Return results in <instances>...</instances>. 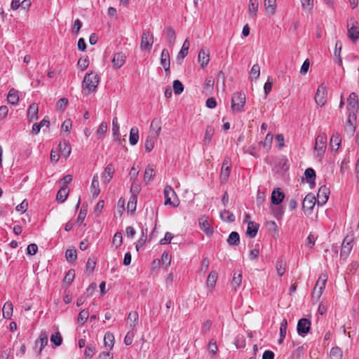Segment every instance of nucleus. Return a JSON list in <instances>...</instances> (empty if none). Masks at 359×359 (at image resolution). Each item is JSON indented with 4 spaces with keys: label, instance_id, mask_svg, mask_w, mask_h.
Wrapping results in <instances>:
<instances>
[{
    "label": "nucleus",
    "instance_id": "nucleus-1",
    "mask_svg": "<svg viewBox=\"0 0 359 359\" xmlns=\"http://www.w3.org/2000/svg\"><path fill=\"white\" fill-rule=\"evenodd\" d=\"M100 82V77L97 74L90 72L87 73L82 83L83 93L88 95L96 90Z\"/></svg>",
    "mask_w": 359,
    "mask_h": 359
},
{
    "label": "nucleus",
    "instance_id": "nucleus-2",
    "mask_svg": "<svg viewBox=\"0 0 359 359\" xmlns=\"http://www.w3.org/2000/svg\"><path fill=\"white\" fill-rule=\"evenodd\" d=\"M245 104V95L243 93L238 92L233 94L231 97V109L233 113L244 111Z\"/></svg>",
    "mask_w": 359,
    "mask_h": 359
},
{
    "label": "nucleus",
    "instance_id": "nucleus-3",
    "mask_svg": "<svg viewBox=\"0 0 359 359\" xmlns=\"http://www.w3.org/2000/svg\"><path fill=\"white\" fill-rule=\"evenodd\" d=\"M327 147V135L325 133H320L316 139L314 147V154L321 159L325 152Z\"/></svg>",
    "mask_w": 359,
    "mask_h": 359
},
{
    "label": "nucleus",
    "instance_id": "nucleus-4",
    "mask_svg": "<svg viewBox=\"0 0 359 359\" xmlns=\"http://www.w3.org/2000/svg\"><path fill=\"white\" fill-rule=\"evenodd\" d=\"M327 280V275L325 273H321L316 283V285L313 290L312 297L316 300H319L323 290L325 287V285Z\"/></svg>",
    "mask_w": 359,
    "mask_h": 359
},
{
    "label": "nucleus",
    "instance_id": "nucleus-5",
    "mask_svg": "<svg viewBox=\"0 0 359 359\" xmlns=\"http://www.w3.org/2000/svg\"><path fill=\"white\" fill-rule=\"evenodd\" d=\"M165 205H171L176 208L179 205L180 203L177 200V196L171 186H166L164 189Z\"/></svg>",
    "mask_w": 359,
    "mask_h": 359
},
{
    "label": "nucleus",
    "instance_id": "nucleus-6",
    "mask_svg": "<svg viewBox=\"0 0 359 359\" xmlns=\"http://www.w3.org/2000/svg\"><path fill=\"white\" fill-rule=\"evenodd\" d=\"M348 37L353 42L356 41L359 38L358 23L353 18H350L347 20Z\"/></svg>",
    "mask_w": 359,
    "mask_h": 359
},
{
    "label": "nucleus",
    "instance_id": "nucleus-7",
    "mask_svg": "<svg viewBox=\"0 0 359 359\" xmlns=\"http://www.w3.org/2000/svg\"><path fill=\"white\" fill-rule=\"evenodd\" d=\"M327 101V89L323 84L320 85L315 95V102L317 105L323 107Z\"/></svg>",
    "mask_w": 359,
    "mask_h": 359
},
{
    "label": "nucleus",
    "instance_id": "nucleus-8",
    "mask_svg": "<svg viewBox=\"0 0 359 359\" xmlns=\"http://www.w3.org/2000/svg\"><path fill=\"white\" fill-rule=\"evenodd\" d=\"M154 43V36L150 32L144 30L142 33L140 48L142 50H150Z\"/></svg>",
    "mask_w": 359,
    "mask_h": 359
},
{
    "label": "nucleus",
    "instance_id": "nucleus-9",
    "mask_svg": "<svg viewBox=\"0 0 359 359\" xmlns=\"http://www.w3.org/2000/svg\"><path fill=\"white\" fill-rule=\"evenodd\" d=\"M231 162L229 157L226 156L223 161L222 167L220 172V180L222 182H225L230 173Z\"/></svg>",
    "mask_w": 359,
    "mask_h": 359
},
{
    "label": "nucleus",
    "instance_id": "nucleus-10",
    "mask_svg": "<svg viewBox=\"0 0 359 359\" xmlns=\"http://www.w3.org/2000/svg\"><path fill=\"white\" fill-rule=\"evenodd\" d=\"M330 189L327 187L325 185L321 186L317 194V203L319 205H325L330 196Z\"/></svg>",
    "mask_w": 359,
    "mask_h": 359
},
{
    "label": "nucleus",
    "instance_id": "nucleus-11",
    "mask_svg": "<svg viewBox=\"0 0 359 359\" xmlns=\"http://www.w3.org/2000/svg\"><path fill=\"white\" fill-rule=\"evenodd\" d=\"M353 238L352 236H346L343 241L341 249V255L342 257H348L352 249V243Z\"/></svg>",
    "mask_w": 359,
    "mask_h": 359
},
{
    "label": "nucleus",
    "instance_id": "nucleus-12",
    "mask_svg": "<svg viewBox=\"0 0 359 359\" xmlns=\"http://www.w3.org/2000/svg\"><path fill=\"white\" fill-rule=\"evenodd\" d=\"M311 322L306 318H302L298 321L297 330L300 336L304 337L310 330Z\"/></svg>",
    "mask_w": 359,
    "mask_h": 359
},
{
    "label": "nucleus",
    "instance_id": "nucleus-13",
    "mask_svg": "<svg viewBox=\"0 0 359 359\" xmlns=\"http://www.w3.org/2000/svg\"><path fill=\"white\" fill-rule=\"evenodd\" d=\"M356 114L354 111H349L346 123L345 130L347 133H353L355 129Z\"/></svg>",
    "mask_w": 359,
    "mask_h": 359
},
{
    "label": "nucleus",
    "instance_id": "nucleus-14",
    "mask_svg": "<svg viewBox=\"0 0 359 359\" xmlns=\"http://www.w3.org/2000/svg\"><path fill=\"white\" fill-rule=\"evenodd\" d=\"M347 109L349 111H354L355 114L358 109V95L351 93L347 100Z\"/></svg>",
    "mask_w": 359,
    "mask_h": 359
},
{
    "label": "nucleus",
    "instance_id": "nucleus-15",
    "mask_svg": "<svg viewBox=\"0 0 359 359\" xmlns=\"http://www.w3.org/2000/svg\"><path fill=\"white\" fill-rule=\"evenodd\" d=\"M114 168L112 163H109L104 168L102 174V180L104 184H107L112 179L114 173Z\"/></svg>",
    "mask_w": 359,
    "mask_h": 359
},
{
    "label": "nucleus",
    "instance_id": "nucleus-16",
    "mask_svg": "<svg viewBox=\"0 0 359 359\" xmlns=\"http://www.w3.org/2000/svg\"><path fill=\"white\" fill-rule=\"evenodd\" d=\"M210 61L209 52L205 48H202L198 55V62L202 68L206 67Z\"/></svg>",
    "mask_w": 359,
    "mask_h": 359
},
{
    "label": "nucleus",
    "instance_id": "nucleus-17",
    "mask_svg": "<svg viewBox=\"0 0 359 359\" xmlns=\"http://www.w3.org/2000/svg\"><path fill=\"white\" fill-rule=\"evenodd\" d=\"M126 58V57L123 53H115L111 61L113 67L119 69L124 65Z\"/></svg>",
    "mask_w": 359,
    "mask_h": 359
},
{
    "label": "nucleus",
    "instance_id": "nucleus-18",
    "mask_svg": "<svg viewBox=\"0 0 359 359\" xmlns=\"http://www.w3.org/2000/svg\"><path fill=\"white\" fill-rule=\"evenodd\" d=\"M316 202V197L312 194H308L305 196L303 203L302 206L304 210H311Z\"/></svg>",
    "mask_w": 359,
    "mask_h": 359
},
{
    "label": "nucleus",
    "instance_id": "nucleus-19",
    "mask_svg": "<svg viewBox=\"0 0 359 359\" xmlns=\"http://www.w3.org/2000/svg\"><path fill=\"white\" fill-rule=\"evenodd\" d=\"M200 229L207 235L210 236L213 233V229L210 226L208 219L202 217L198 219Z\"/></svg>",
    "mask_w": 359,
    "mask_h": 359
},
{
    "label": "nucleus",
    "instance_id": "nucleus-20",
    "mask_svg": "<svg viewBox=\"0 0 359 359\" xmlns=\"http://www.w3.org/2000/svg\"><path fill=\"white\" fill-rule=\"evenodd\" d=\"M285 197L284 193L280 188L275 189L271 194V203L273 205H279Z\"/></svg>",
    "mask_w": 359,
    "mask_h": 359
},
{
    "label": "nucleus",
    "instance_id": "nucleus-21",
    "mask_svg": "<svg viewBox=\"0 0 359 359\" xmlns=\"http://www.w3.org/2000/svg\"><path fill=\"white\" fill-rule=\"evenodd\" d=\"M161 65L165 72L170 71V54L168 50L163 49L161 55Z\"/></svg>",
    "mask_w": 359,
    "mask_h": 359
},
{
    "label": "nucleus",
    "instance_id": "nucleus-22",
    "mask_svg": "<svg viewBox=\"0 0 359 359\" xmlns=\"http://www.w3.org/2000/svg\"><path fill=\"white\" fill-rule=\"evenodd\" d=\"M264 6L267 14L273 15L276 11V0H264Z\"/></svg>",
    "mask_w": 359,
    "mask_h": 359
},
{
    "label": "nucleus",
    "instance_id": "nucleus-23",
    "mask_svg": "<svg viewBox=\"0 0 359 359\" xmlns=\"http://www.w3.org/2000/svg\"><path fill=\"white\" fill-rule=\"evenodd\" d=\"M39 107L36 103H32L29 105L27 110V118L29 121H33L38 118Z\"/></svg>",
    "mask_w": 359,
    "mask_h": 359
},
{
    "label": "nucleus",
    "instance_id": "nucleus-24",
    "mask_svg": "<svg viewBox=\"0 0 359 359\" xmlns=\"http://www.w3.org/2000/svg\"><path fill=\"white\" fill-rule=\"evenodd\" d=\"M112 132L114 140L121 144V140L120 137L119 124L116 117H114L112 120Z\"/></svg>",
    "mask_w": 359,
    "mask_h": 359
},
{
    "label": "nucleus",
    "instance_id": "nucleus-25",
    "mask_svg": "<svg viewBox=\"0 0 359 359\" xmlns=\"http://www.w3.org/2000/svg\"><path fill=\"white\" fill-rule=\"evenodd\" d=\"M48 333L46 330L41 331L39 339L36 341V345L40 344L39 353L42 349L48 344Z\"/></svg>",
    "mask_w": 359,
    "mask_h": 359
},
{
    "label": "nucleus",
    "instance_id": "nucleus-26",
    "mask_svg": "<svg viewBox=\"0 0 359 359\" xmlns=\"http://www.w3.org/2000/svg\"><path fill=\"white\" fill-rule=\"evenodd\" d=\"M259 8V0H250L248 4V13L251 18H255Z\"/></svg>",
    "mask_w": 359,
    "mask_h": 359
},
{
    "label": "nucleus",
    "instance_id": "nucleus-27",
    "mask_svg": "<svg viewBox=\"0 0 359 359\" xmlns=\"http://www.w3.org/2000/svg\"><path fill=\"white\" fill-rule=\"evenodd\" d=\"M259 225L254 222H249L246 234L250 238H255L257 233Z\"/></svg>",
    "mask_w": 359,
    "mask_h": 359
},
{
    "label": "nucleus",
    "instance_id": "nucleus-28",
    "mask_svg": "<svg viewBox=\"0 0 359 359\" xmlns=\"http://www.w3.org/2000/svg\"><path fill=\"white\" fill-rule=\"evenodd\" d=\"M90 188H91V192L93 194V197L97 198L100 192V190L99 188V180H98L97 175H95L93 176Z\"/></svg>",
    "mask_w": 359,
    "mask_h": 359
},
{
    "label": "nucleus",
    "instance_id": "nucleus-29",
    "mask_svg": "<svg viewBox=\"0 0 359 359\" xmlns=\"http://www.w3.org/2000/svg\"><path fill=\"white\" fill-rule=\"evenodd\" d=\"M139 315L137 312H130L128 316V323L130 329L134 330L136 325L138 324Z\"/></svg>",
    "mask_w": 359,
    "mask_h": 359
},
{
    "label": "nucleus",
    "instance_id": "nucleus-30",
    "mask_svg": "<svg viewBox=\"0 0 359 359\" xmlns=\"http://www.w3.org/2000/svg\"><path fill=\"white\" fill-rule=\"evenodd\" d=\"M150 130L152 135L154 133L155 137H158L161 130V121L158 118L154 119L151 123Z\"/></svg>",
    "mask_w": 359,
    "mask_h": 359
},
{
    "label": "nucleus",
    "instance_id": "nucleus-31",
    "mask_svg": "<svg viewBox=\"0 0 359 359\" xmlns=\"http://www.w3.org/2000/svg\"><path fill=\"white\" fill-rule=\"evenodd\" d=\"M176 39L175 30L171 27L166 29V42L169 46H173Z\"/></svg>",
    "mask_w": 359,
    "mask_h": 359
},
{
    "label": "nucleus",
    "instance_id": "nucleus-32",
    "mask_svg": "<svg viewBox=\"0 0 359 359\" xmlns=\"http://www.w3.org/2000/svg\"><path fill=\"white\" fill-rule=\"evenodd\" d=\"M189 41L188 39H187L184 41L182 48L177 55V60L178 61L182 60L187 55L188 51H189Z\"/></svg>",
    "mask_w": 359,
    "mask_h": 359
},
{
    "label": "nucleus",
    "instance_id": "nucleus-33",
    "mask_svg": "<svg viewBox=\"0 0 359 359\" xmlns=\"http://www.w3.org/2000/svg\"><path fill=\"white\" fill-rule=\"evenodd\" d=\"M50 340L53 348L60 346L62 343V337L59 332L52 334Z\"/></svg>",
    "mask_w": 359,
    "mask_h": 359
},
{
    "label": "nucleus",
    "instance_id": "nucleus-34",
    "mask_svg": "<svg viewBox=\"0 0 359 359\" xmlns=\"http://www.w3.org/2000/svg\"><path fill=\"white\" fill-rule=\"evenodd\" d=\"M13 304L11 302H7L4 304L2 312H3V316L5 318L10 319L13 315Z\"/></svg>",
    "mask_w": 359,
    "mask_h": 359
},
{
    "label": "nucleus",
    "instance_id": "nucleus-35",
    "mask_svg": "<svg viewBox=\"0 0 359 359\" xmlns=\"http://www.w3.org/2000/svg\"><path fill=\"white\" fill-rule=\"evenodd\" d=\"M7 100L11 104H17L18 103L19 95L18 91L15 89L12 88L9 90Z\"/></svg>",
    "mask_w": 359,
    "mask_h": 359
},
{
    "label": "nucleus",
    "instance_id": "nucleus-36",
    "mask_svg": "<svg viewBox=\"0 0 359 359\" xmlns=\"http://www.w3.org/2000/svg\"><path fill=\"white\" fill-rule=\"evenodd\" d=\"M139 140V130L137 127H133L130 131L129 142L131 145H135Z\"/></svg>",
    "mask_w": 359,
    "mask_h": 359
},
{
    "label": "nucleus",
    "instance_id": "nucleus-37",
    "mask_svg": "<svg viewBox=\"0 0 359 359\" xmlns=\"http://www.w3.org/2000/svg\"><path fill=\"white\" fill-rule=\"evenodd\" d=\"M69 190L67 186H62L61 189L57 191L56 199L59 202H64L68 196Z\"/></svg>",
    "mask_w": 359,
    "mask_h": 359
},
{
    "label": "nucleus",
    "instance_id": "nucleus-38",
    "mask_svg": "<svg viewBox=\"0 0 359 359\" xmlns=\"http://www.w3.org/2000/svg\"><path fill=\"white\" fill-rule=\"evenodd\" d=\"M341 144L339 135L336 133L332 135L330 139V147L332 150L337 151Z\"/></svg>",
    "mask_w": 359,
    "mask_h": 359
},
{
    "label": "nucleus",
    "instance_id": "nucleus-39",
    "mask_svg": "<svg viewBox=\"0 0 359 359\" xmlns=\"http://www.w3.org/2000/svg\"><path fill=\"white\" fill-rule=\"evenodd\" d=\"M215 129L212 126H208L205 129V136L203 139V142L205 144H210L212 137L214 135Z\"/></svg>",
    "mask_w": 359,
    "mask_h": 359
},
{
    "label": "nucleus",
    "instance_id": "nucleus-40",
    "mask_svg": "<svg viewBox=\"0 0 359 359\" xmlns=\"http://www.w3.org/2000/svg\"><path fill=\"white\" fill-rule=\"evenodd\" d=\"M287 319H283L280 326V339L278 343L282 344L287 333Z\"/></svg>",
    "mask_w": 359,
    "mask_h": 359
},
{
    "label": "nucleus",
    "instance_id": "nucleus-41",
    "mask_svg": "<svg viewBox=\"0 0 359 359\" xmlns=\"http://www.w3.org/2000/svg\"><path fill=\"white\" fill-rule=\"evenodd\" d=\"M217 280V273L215 271H212L207 278L206 284L208 287L212 289L216 283Z\"/></svg>",
    "mask_w": 359,
    "mask_h": 359
},
{
    "label": "nucleus",
    "instance_id": "nucleus-42",
    "mask_svg": "<svg viewBox=\"0 0 359 359\" xmlns=\"http://www.w3.org/2000/svg\"><path fill=\"white\" fill-rule=\"evenodd\" d=\"M330 359H342L343 351L339 346H334L330 352Z\"/></svg>",
    "mask_w": 359,
    "mask_h": 359
},
{
    "label": "nucleus",
    "instance_id": "nucleus-43",
    "mask_svg": "<svg viewBox=\"0 0 359 359\" xmlns=\"http://www.w3.org/2000/svg\"><path fill=\"white\" fill-rule=\"evenodd\" d=\"M157 138V137H155V135L151 134L149 136L147 137L145 143H144V147L145 149L149 152L151 151L154 147L155 144V140Z\"/></svg>",
    "mask_w": 359,
    "mask_h": 359
},
{
    "label": "nucleus",
    "instance_id": "nucleus-44",
    "mask_svg": "<svg viewBox=\"0 0 359 359\" xmlns=\"http://www.w3.org/2000/svg\"><path fill=\"white\" fill-rule=\"evenodd\" d=\"M229 245H237L240 242L239 234L236 231H232L227 239Z\"/></svg>",
    "mask_w": 359,
    "mask_h": 359
},
{
    "label": "nucleus",
    "instance_id": "nucleus-45",
    "mask_svg": "<svg viewBox=\"0 0 359 359\" xmlns=\"http://www.w3.org/2000/svg\"><path fill=\"white\" fill-rule=\"evenodd\" d=\"M137 197L135 195H131L127 204L128 211L133 213L136 210Z\"/></svg>",
    "mask_w": 359,
    "mask_h": 359
},
{
    "label": "nucleus",
    "instance_id": "nucleus-46",
    "mask_svg": "<svg viewBox=\"0 0 359 359\" xmlns=\"http://www.w3.org/2000/svg\"><path fill=\"white\" fill-rule=\"evenodd\" d=\"M286 263L281 259L277 260L276 264V269L278 275L281 277L285 271Z\"/></svg>",
    "mask_w": 359,
    "mask_h": 359
},
{
    "label": "nucleus",
    "instance_id": "nucleus-47",
    "mask_svg": "<svg viewBox=\"0 0 359 359\" xmlns=\"http://www.w3.org/2000/svg\"><path fill=\"white\" fill-rule=\"evenodd\" d=\"M104 343L105 346L108 347L109 349H111L114 346V337L112 333L107 332L104 334Z\"/></svg>",
    "mask_w": 359,
    "mask_h": 359
},
{
    "label": "nucleus",
    "instance_id": "nucleus-48",
    "mask_svg": "<svg viewBox=\"0 0 359 359\" xmlns=\"http://www.w3.org/2000/svg\"><path fill=\"white\" fill-rule=\"evenodd\" d=\"M220 217L223 221L228 222H232L235 220L233 214L226 210L220 212Z\"/></svg>",
    "mask_w": 359,
    "mask_h": 359
},
{
    "label": "nucleus",
    "instance_id": "nucleus-49",
    "mask_svg": "<svg viewBox=\"0 0 359 359\" xmlns=\"http://www.w3.org/2000/svg\"><path fill=\"white\" fill-rule=\"evenodd\" d=\"M60 150L62 154L65 157H67L69 156L71 153V146L68 142H62L59 144Z\"/></svg>",
    "mask_w": 359,
    "mask_h": 359
},
{
    "label": "nucleus",
    "instance_id": "nucleus-50",
    "mask_svg": "<svg viewBox=\"0 0 359 359\" xmlns=\"http://www.w3.org/2000/svg\"><path fill=\"white\" fill-rule=\"evenodd\" d=\"M107 124L105 122H102L97 130L96 135L97 138L102 139L105 136L107 131Z\"/></svg>",
    "mask_w": 359,
    "mask_h": 359
},
{
    "label": "nucleus",
    "instance_id": "nucleus-51",
    "mask_svg": "<svg viewBox=\"0 0 359 359\" xmlns=\"http://www.w3.org/2000/svg\"><path fill=\"white\" fill-rule=\"evenodd\" d=\"M260 75V67L258 64L254 65L250 72V79L251 80L257 79Z\"/></svg>",
    "mask_w": 359,
    "mask_h": 359
},
{
    "label": "nucleus",
    "instance_id": "nucleus-52",
    "mask_svg": "<svg viewBox=\"0 0 359 359\" xmlns=\"http://www.w3.org/2000/svg\"><path fill=\"white\" fill-rule=\"evenodd\" d=\"M147 228H146V233H144V230L142 231V235L137 241L135 246L137 251H139L140 249L143 248L144 245L147 238Z\"/></svg>",
    "mask_w": 359,
    "mask_h": 359
},
{
    "label": "nucleus",
    "instance_id": "nucleus-53",
    "mask_svg": "<svg viewBox=\"0 0 359 359\" xmlns=\"http://www.w3.org/2000/svg\"><path fill=\"white\" fill-rule=\"evenodd\" d=\"M273 138V135L271 133H268L266 135L264 142L260 141L259 144L263 145V147L266 149V150L269 151L271 149Z\"/></svg>",
    "mask_w": 359,
    "mask_h": 359
},
{
    "label": "nucleus",
    "instance_id": "nucleus-54",
    "mask_svg": "<svg viewBox=\"0 0 359 359\" xmlns=\"http://www.w3.org/2000/svg\"><path fill=\"white\" fill-rule=\"evenodd\" d=\"M65 257L68 262H74L77 257L76 249H68L66 250Z\"/></svg>",
    "mask_w": 359,
    "mask_h": 359
},
{
    "label": "nucleus",
    "instance_id": "nucleus-55",
    "mask_svg": "<svg viewBox=\"0 0 359 359\" xmlns=\"http://www.w3.org/2000/svg\"><path fill=\"white\" fill-rule=\"evenodd\" d=\"M154 176V170L151 166H147L144 170V180L146 182H149Z\"/></svg>",
    "mask_w": 359,
    "mask_h": 359
},
{
    "label": "nucleus",
    "instance_id": "nucleus-56",
    "mask_svg": "<svg viewBox=\"0 0 359 359\" xmlns=\"http://www.w3.org/2000/svg\"><path fill=\"white\" fill-rule=\"evenodd\" d=\"M208 352L212 355H215L217 353L218 348L215 339H212L208 346Z\"/></svg>",
    "mask_w": 359,
    "mask_h": 359
},
{
    "label": "nucleus",
    "instance_id": "nucleus-57",
    "mask_svg": "<svg viewBox=\"0 0 359 359\" xmlns=\"http://www.w3.org/2000/svg\"><path fill=\"white\" fill-rule=\"evenodd\" d=\"M242 282V274L241 272H235L232 280V286L236 288L239 287Z\"/></svg>",
    "mask_w": 359,
    "mask_h": 359
},
{
    "label": "nucleus",
    "instance_id": "nucleus-58",
    "mask_svg": "<svg viewBox=\"0 0 359 359\" xmlns=\"http://www.w3.org/2000/svg\"><path fill=\"white\" fill-rule=\"evenodd\" d=\"M173 90L175 94L180 95L184 90V86L179 80H175L173 81Z\"/></svg>",
    "mask_w": 359,
    "mask_h": 359
},
{
    "label": "nucleus",
    "instance_id": "nucleus-59",
    "mask_svg": "<svg viewBox=\"0 0 359 359\" xmlns=\"http://www.w3.org/2000/svg\"><path fill=\"white\" fill-rule=\"evenodd\" d=\"M89 317V312L87 310H82L78 316V323L81 325H83Z\"/></svg>",
    "mask_w": 359,
    "mask_h": 359
},
{
    "label": "nucleus",
    "instance_id": "nucleus-60",
    "mask_svg": "<svg viewBox=\"0 0 359 359\" xmlns=\"http://www.w3.org/2000/svg\"><path fill=\"white\" fill-rule=\"evenodd\" d=\"M304 175L307 182L309 183L313 182L316 178V172L313 168H307L305 170Z\"/></svg>",
    "mask_w": 359,
    "mask_h": 359
},
{
    "label": "nucleus",
    "instance_id": "nucleus-61",
    "mask_svg": "<svg viewBox=\"0 0 359 359\" xmlns=\"http://www.w3.org/2000/svg\"><path fill=\"white\" fill-rule=\"evenodd\" d=\"M75 278V271L74 269H70L66 273L64 278V282L67 284H71Z\"/></svg>",
    "mask_w": 359,
    "mask_h": 359
},
{
    "label": "nucleus",
    "instance_id": "nucleus-62",
    "mask_svg": "<svg viewBox=\"0 0 359 359\" xmlns=\"http://www.w3.org/2000/svg\"><path fill=\"white\" fill-rule=\"evenodd\" d=\"M134 336H135V331H134V330L130 329V330H129L127 332V334L124 338V344L127 346L130 345L133 343Z\"/></svg>",
    "mask_w": 359,
    "mask_h": 359
},
{
    "label": "nucleus",
    "instance_id": "nucleus-63",
    "mask_svg": "<svg viewBox=\"0 0 359 359\" xmlns=\"http://www.w3.org/2000/svg\"><path fill=\"white\" fill-rule=\"evenodd\" d=\"M274 217L279 219L284 214V208L281 206H278L272 209Z\"/></svg>",
    "mask_w": 359,
    "mask_h": 359
},
{
    "label": "nucleus",
    "instance_id": "nucleus-64",
    "mask_svg": "<svg viewBox=\"0 0 359 359\" xmlns=\"http://www.w3.org/2000/svg\"><path fill=\"white\" fill-rule=\"evenodd\" d=\"M95 347L92 344H88L84 352V355L86 358H91L95 353Z\"/></svg>",
    "mask_w": 359,
    "mask_h": 359
}]
</instances>
